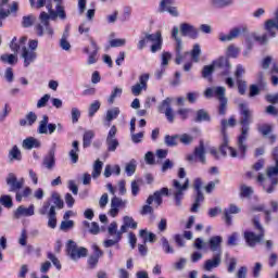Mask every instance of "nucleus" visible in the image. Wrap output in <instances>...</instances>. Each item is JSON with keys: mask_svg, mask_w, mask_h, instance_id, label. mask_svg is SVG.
<instances>
[{"mask_svg": "<svg viewBox=\"0 0 278 278\" xmlns=\"http://www.w3.org/2000/svg\"><path fill=\"white\" fill-rule=\"evenodd\" d=\"M241 118L239 121L240 135L237 139V147L239 150V157L244 160L247 157V140H249V131H251V123H253V111L249 110V106L244 103H239Z\"/></svg>", "mask_w": 278, "mask_h": 278, "instance_id": "1", "label": "nucleus"}, {"mask_svg": "<svg viewBox=\"0 0 278 278\" xmlns=\"http://www.w3.org/2000/svg\"><path fill=\"white\" fill-rule=\"evenodd\" d=\"M237 124L235 117H230L228 121L227 119H222L220 125H222V136H223V143L219 147V152L224 157H227L229 152L230 157H238V151L236 148L229 147V136L227 135V128L228 127H233Z\"/></svg>", "mask_w": 278, "mask_h": 278, "instance_id": "2", "label": "nucleus"}, {"mask_svg": "<svg viewBox=\"0 0 278 278\" xmlns=\"http://www.w3.org/2000/svg\"><path fill=\"white\" fill-rule=\"evenodd\" d=\"M257 181L263 184V190H265L267 194H273V192H275V186L278 185V161L275 162V166H270L266 169V176L264 174H260L257 176ZM266 181H269L270 185H266Z\"/></svg>", "mask_w": 278, "mask_h": 278, "instance_id": "3", "label": "nucleus"}, {"mask_svg": "<svg viewBox=\"0 0 278 278\" xmlns=\"http://www.w3.org/2000/svg\"><path fill=\"white\" fill-rule=\"evenodd\" d=\"M35 31L37 36L42 37L45 35L53 37V28L51 27V17H49V13L42 11L39 14L38 22L35 24Z\"/></svg>", "mask_w": 278, "mask_h": 278, "instance_id": "4", "label": "nucleus"}, {"mask_svg": "<svg viewBox=\"0 0 278 278\" xmlns=\"http://www.w3.org/2000/svg\"><path fill=\"white\" fill-rule=\"evenodd\" d=\"M55 131H64V126L60 123L58 124H49V115H42L41 121H39V126L37 128V134L50 136L55 134Z\"/></svg>", "mask_w": 278, "mask_h": 278, "instance_id": "5", "label": "nucleus"}, {"mask_svg": "<svg viewBox=\"0 0 278 278\" xmlns=\"http://www.w3.org/2000/svg\"><path fill=\"white\" fill-rule=\"evenodd\" d=\"M190 188V179L186 178L185 182H181L177 179L173 180V195L176 202L177 207H181V200L184 199V193Z\"/></svg>", "mask_w": 278, "mask_h": 278, "instance_id": "6", "label": "nucleus"}, {"mask_svg": "<svg viewBox=\"0 0 278 278\" xmlns=\"http://www.w3.org/2000/svg\"><path fill=\"white\" fill-rule=\"evenodd\" d=\"M39 214H41V216L48 215V227H50V229L58 227V213L55 212V206H51V202H45L39 210Z\"/></svg>", "mask_w": 278, "mask_h": 278, "instance_id": "7", "label": "nucleus"}, {"mask_svg": "<svg viewBox=\"0 0 278 278\" xmlns=\"http://www.w3.org/2000/svg\"><path fill=\"white\" fill-rule=\"evenodd\" d=\"M108 232L113 239H108L103 242L105 249H110V247H114L115 244H118L119 240H123V235L118 231V224L116 222H112L109 225Z\"/></svg>", "mask_w": 278, "mask_h": 278, "instance_id": "8", "label": "nucleus"}, {"mask_svg": "<svg viewBox=\"0 0 278 278\" xmlns=\"http://www.w3.org/2000/svg\"><path fill=\"white\" fill-rule=\"evenodd\" d=\"M67 255H70L71 260L77 261L81 257H86L88 255V249L84 247H77V243L73 240L67 241Z\"/></svg>", "mask_w": 278, "mask_h": 278, "instance_id": "9", "label": "nucleus"}, {"mask_svg": "<svg viewBox=\"0 0 278 278\" xmlns=\"http://www.w3.org/2000/svg\"><path fill=\"white\" fill-rule=\"evenodd\" d=\"M46 8L48 10V16L51 17V21H58V18L61 21H66V11L64 10V5L56 4L55 10H53L51 0H48Z\"/></svg>", "mask_w": 278, "mask_h": 278, "instance_id": "10", "label": "nucleus"}, {"mask_svg": "<svg viewBox=\"0 0 278 278\" xmlns=\"http://www.w3.org/2000/svg\"><path fill=\"white\" fill-rule=\"evenodd\" d=\"M118 129L116 126H112L109 130V134L106 136L105 144H106V151L109 153H114L118 147H121V142H118V139H116V134Z\"/></svg>", "mask_w": 278, "mask_h": 278, "instance_id": "11", "label": "nucleus"}, {"mask_svg": "<svg viewBox=\"0 0 278 278\" xmlns=\"http://www.w3.org/2000/svg\"><path fill=\"white\" fill-rule=\"evenodd\" d=\"M5 181H7V186H9V192H18V190H21V188L25 186V179L21 178L18 180V178H16V175L14 173L8 174Z\"/></svg>", "mask_w": 278, "mask_h": 278, "instance_id": "12", "label": "nucleus"}, {"mask_svg": "<svg viewBox=\"0 0 278 278\" xmlns=\"http://www.w3.org/2000/svg\"><path fill=\"white\" fill-rule=\"evenodd\" d=\"M157 12L160 14L167 12L170 16H179V12L175 7V0H161Z\"/></svg>", "mask_w": 278, "mask_h": 278, "instance_id": "13", "label": "nucleus"}, {"mask_svg": "<svg viewBox=\"0 0 278 278\" xmlns=\"http://www.w3.org/2000/svg\"><path fill=\"white\" fill-rule=\"evenodd\" d=\"M149 77V74H142L139 76V81L131 87L134 97H140V94H142V90H147Z\"/></svg>", "mask_w": 278, "mask_h": 278, "instance_id": "14", "label": "nucleus"}, {"mask_svg": "<svg viewBox=\"0 0 278 278\" xmlns=\"http://www.w3.org/2000/svg\"><path fill=\"white\" fill-rule=\"evenodd\" d=\"M223 264V253H215L212 258H208L203 264V270L212 273L214 268H218Z\"/></svg>", "mask_w": 278, "mask_h": 278, "instance_id": "15", "label": "nucleus"}, {"mask_svg": "<svg viewBox=\"0 0 278 278\" xmlns=\"http://www.w3.org/2000/svg\"><path fill=\"white\" fill-rule=\"evenodd\" d=\"M89 40L91 47H86L84 49V53H87V55H89L87 64L90 66L92 64H97V54L99 53V46L97 45V41H94V39L90 38Z\"/></svg>", "mask_w": 278, "mask_h": 278, "instance_id": "16", "label": "nucleus"}, {"mask_svg": "<svg viewBox=\"0 0 278 278\" xmlns=\"http://www.w3.org/2000/svg\"><path fill=\"white\" fill-rule=\"evenodd\" d=\"M179 29L180 35L184 37L191 38V40H197L199 38V29L189 23H181Z\"/></svg>", "mask_w": 278, "mask_h": 278, "instance_id": "17", "label": "nucleus"}, {"mask_svg": "<svg viewBox=\"0 0 278 278\" xmlns=\"http://www.w3.org/2000/svg\"><path fill=\"white\" fill-rule=\"evenodd\" d=\"M225 92H227V89L223 86L211 87L205 89L204 97H206V99H212V97H216V99L223 101V99H227V97H225Z\"/></svg>", "mask_w": 278, "mask_h": 278, "instance_id": "18", "label": "nucleus"}, {"mask_svg": "<svg viewBox=\"0 0 278 278\" xmlns=\"http://www.w3.org/2000/svg\"><path fill=\"white\" fill-rule=\"evenodd\" d=\"M243 238H244L248 247H250L251 249H255L256 244H260V242L264 241L263 232L255 235V232H253V231H245L243 233Z\"/></svg>", "mask_w": 278, "mask_h": 278, "instance_id": "19", "label": "nucleus"}, {"mask_svg": "<svg viewBox=\"0 0 278 278\" xmlns=\"http://www.w3.org/2000/svg\"><path fill=\"white\" fill-rule=\"evenodd\" d=\"M244 31H248L247 27H236L232 28L228 35H219L220 42H231V40H236V38H239L241 34H244Z\"/></svg>", "mask_w": 278, "mask_h": 278, "instance_id": "20", "label": "nucleus"}, {"mask_svg": "<svg viewBox=\"0 0 278 278\" xmlns=\"http://www.w3.org/2000/svg\"><path fill=\"white\" fill-rule=\"evenodd\" d=\"M22 60H24V66L27 68L30 64L36 62V58H38V53L34 50H29L27 47L22 48Z\"/></svg>", "mask_w": 278, "mask_h": 278, "instance_id": "21", "label": "nucleus"}, {"mask_svg": "<svg viewBox=\"0 0 278 278\" xmlns=\"http://www.w3.org/2000/svg\"><path fill=\"white\" fill-rule=\"evenodd\" d=\"M125 205H127V201H123V199L118 197H113L111 200V210L109 211L110 216L116 218V216H118V211L121 207H125Z\"/></svg>", "mask_w": 278, "mask_h": 278, "instance_id": "22", "label": "nucleus"}, {"mask_svg": "<svg viewBox=\"0 0 278 278\" xmlns=\"http://www.w3.org/2000/svg\"><path fill=\"white\" fill-rule=\"evenodd\" d=\"M257 131L263 136V138H269L271 142L277 140V136L273 135V125L270 124H261L257 126Z\"/></svg>", "mask_w": 278, "mask_h": 278, "instance_id": "23", "label": "nucleus"}, {"mask_svg": "<svg viewBox=\"0 0 278 278\" xmlns=\"http://www.w3.org/2000/svg\"><path fill=\"white\" fill-rule=\"evenodd\" d=\"M241 212H242V208L236 204H230L228 208H225L223 211V214H224L223 218H224L226 225H228V226L232 225L231 214H240Z\"/></svg>", "mask_w": 278, "mask_h": 278, "instance_id": "24", "label": "nucleus"}, {"mask_svg": "<svg viewBox=\"0 0 278 278\" xmlns=\"http://www.w3.org/2000/svg\"><path fill=\"white\" fill-rule=\"evenodd\" d=\"M127 229H138V223L134 220V217L126 215L123 217V225L117 231L123 236V233H127Z\"/></svg>", "mask_w": 278, "mask_h": 278, "instance_id": "25", "label": "nucleus"}, {"mask_svg": "<svg viewBox=\"0 0 278 278\" xmlns=\"http://www.w3.org/2000/svg\"><path fill=\"white\" fill-rule=\"evenodd\" d=\"M213 66L215 68H219L224 75H229V71L231 68V64H229V60L223 56L213 61Z\"/></svg>", "mask_w": 278, "mask_h": 278, "instance_id": "26", "label": "nucleus"}, {"mask_svg": "<svg viewBox=\"0 0 278 278\" xmlns=\"http://www.w3.org/2000/svg\"><path fill=\"white\" fill-rule=\"evenodd\" d=\"M208 247L212 253H223V237L214 236L208 240Z\"/></svg>", "mask_w": 278, "mask_h": 278, "instance_id": "27", "label": "nucleus"}, {"mask_svg": "<svg viewBox=\"0 0 278 278\" xmlns=\"http://www.w3.org/2000/svg\"><path fill=\"white\" fill-rule=\"evenodd\" d=\"M35 207L34 204H31L29 207H25L23 205L18 206L17 210L14 211L13 217L18 219L22 218V216L27 217V216H34Z\"/></svg>", "mask_w": 278, "mask_h": 278, "instance_id": "28", "label": "nucleus"}, {"mask_svg": "<svg viewBox=\"0 0 278 278\" xmlns=\"http://www.w3.org/2000/svg\"><path fill=\"white\" fill-rule=\"evenodd\" d=\"M42 166L48 170H53V168H55V151H49V153L43 157Z\"/></svg>", "mask_w": 278, "mask_h": 278, "instance_id": "29", "label": "nucleus"}, {"mask_svg": "<svg viewBox=\"0 0 278 278\" xmlns=\"http://www.w3.org/2000/svg\"><path fill=\"white\" fill-rule=\"evenodd\" d=\"M40 140L34 138V137H28L23 140L22 147L23 149H26L28 151H31V149H40Z\"/></svg>", "mask_w": 278, "mask_h": 278, "instance_id": "30", "label": "nucleus"}, {"mask_svg": "<svg viewBox=\"0 0 278 278\" xmlns=\"http://www.w3.org/2000/svg\"><path fill=\"white\" fill-rule=\"evenodd\" d=\"M38 121V115L34 112H28L25 118L20 119L21 127H31Z\"/></svg>", "mask_w": 278, "mask_h": 278, "instance_id": "31", "label": "nucleus"}, {"mask_svg": "<svg viewBox=\"0 0 278 278\" xmlns=\"http://www.w3.org/2000/svg\"><path fill=\"white\" fill-rule=\"evenodd\" d=\"M172 38L176 42V48H175L176 54L177 53H181V51L184 50V42L179 38V27H177V26L173 27V29H172Z\"/></svg>", "mask_w": 278, "mask_h": 278, "instance_id": "32", "label": "nucleus"}, {"mask_svg": "<svg viewBox=\"0 0 278 278\" xmlns=\"http://www.w3.org/2000/svg\"><path fill=\"white\" fill-rule=\"evenodd\" d=\"M168 194H169L168 188L164 187L161 190L155 191L150 197H153V200H154V203H155L156 207H160V205H162V197H168Z\"/></svg>", "mask_w": 278, "mask_h": 278, "instance_id": "33", "label": "nucleus"}, {"mask_svg": "<svg viewBox=\"0 0 278 278\" xmlns=\"http://www.w3.org/2000/svg\"><path fill=\"white\" fill-rule=\"evenodd\" d=\"M83 227L85 229H88L89 233H91L92 236H98V233L101 232V228L99 227V224L97 222L90 223L88 220H84Z\"/></svg>", "mask_w": 278, "mask_h": 278, "instance_id": "34", "label": "nucleus"}, {"mask_svg": "<svg viewBox=\"0 0 278 278\" xmlns=\"http://www.w3.org/2000/svg\"><path fill=\"white\" fill-rule=\"evenodd\" d=\"M210 121H212V117L210 116V113H207V111L200 109L197 111L195 113V118L194 122L195 123H210Z\"/></svg>", "mask_w": 278, "mask_h": 278, "instance_id": "35", "label": "nucleus"}, {"mask_svg": "<svg viewBox=\"0 0 278 278\" xmlns=\"http://www.w3.org/2000/svg\"><path fill=\"white\" fill-rule=\"evenodd\" d=\"M194 155L200 160L201 164H205V144L203 141H200L199 147L194 149Z\"/></svg>", "mask_w": 278, "mask_h": 278, "instance_id": "36", "label": "nucleus"}, {"mask_svg": "<svg viewBox=\"0 0 278 278\" xmlns=\"http://www.w3.org/2000/svg\"><path fill=\"white\" fill-rule=\"evenodd\" d=\"M153 201H155L153 197L149 195L146 201L147 204L143 205L140 210L141 216H147V214H153V207L151 206L153 204Z\"/></svg>", "mask_w": 278, "mask_h": 278, "instance_id": "37", "label": "nucleus"}, {"mask_svg": "<svg viewBox=\"0 0 278 278\" xmlns=\"http://www.w3.org/2000/svg\"><path fill=\"white\" fill-rule=\"evenodd\" d=\"M73 149L70 151V157L73 162V164H77L79 161V141H73L72 143Z\"/></svg>", "mask_w": 278, "mask_h": 278, "instance_id": "38", "label": "nucleus"}, {"mask_svg": "<svg viewBox=\"0 0 278 278\" xmlns=\"http://www.w3.org/2000/svg\"><path fill=\"white\" fill-rule=\"evenodd\" d=\"M51 201L53 203L52 206L54 207V211H55V207H56V210H64V201L60 197V193L53 192L51 194Z\"/></svg>", "mask_w": 278, "mask_h": 278, "instance_id": "39", "label": "nucleus"}, {"mask_svg": "<svg viewBox=\"0 0 278 278\" xmlns=\"http://www.w3.org/2000/svg\"><path fill=\"white\" fill-rule=\"evenodd\" d=\"M254 192L253 187L247 186L245 184L240 185V197L243 199H251Z\"/></svg>", "mask_w": 278, "mask_h": 278, "instance_id": "40", "label": "nucleus"}, {"mask_svg": "<svg viewBox=\"0 0 278 278\" xmlns=\"http://www.w3.org/2000/svg\"><path fill=\"white\" fill-rule=\"evenodd\" d=\"M211 5L222 10L223 8H230V5H233V0H211Z\"/></svg>", "mask_w": 278, "mask_h": 278, "instance_id": "41", "label": "nucleus"}, {"mask_svg": "<svg viewBox=\"0 0 278 278\" xmlns=\"http://www.w3.org/2000/svg\"><path fill=\"white\" fill-rule=\"evenodd\" d=\"M205 201V197L203 195V191H197V197L193 205L191 206V212H199V207H201V203Z\"/></svg>", "mask_w": 278, "mask_h": 278, "instance_id": "42", "label": "nucleus"}, {"mask_svg": "<svg viewBox=\"0 0 278 278\" xmlns=\"http://www.w3.org/2000/svg\"><path fill=\"white\" fill-rule=\"evenodd\" d=\"M252 212H264L265 214V222L270 223V210H266V206L264 204H260L256 206H252Z\"/></svg>", "mask_w": 278, "mask_h": 278, "instance_id": "43", "label": "nucleus"}, {"mask_svg": "<svg viewBox=\"0 0 278 278\" xmlns=\"http://www.w3.org/2000/svg\"><path fill=\"white\" fill-rule=\"evenodd\" d=\"M101 170H103V162L97 160L93 164V170L91 177L93 179H98L101 176Z\"/></svg>", "mask_w": 278, "mask_h": 278, "instance_id": "44", "label": "nucleus"}, {"mask_svg": "<svg viewBox=\"0 0 278 278\" xmlns=\"http://www.w3.org/2000/svg\"><path fill=\"white\" fill-rule=\"evenodd\" d=\"M37 18L34 14L23 16L22 18V27L29 28L36 24Z\"/></svg>", "mask_w": 278, "mask_h": 278, "instance_id": "45", "label": "nucleus"}, {"mask_svg": "<svg viewBox=\"0 0 278 278\" xmlns=\"http://www.w3.org/2000/svg\"><path fill=\"white\" fill-rule=\"evenodd\" d=\"M92 138H94V131L87 130L83 137V147L86 149L92 144Z\"/></svg>", "mask_w": 278, "mask_h": 278, "instance_id": "46", "label": "nucleus"}, {"mask_svg": "<svg viewBox=\"0 0 278 278\" xmlns=\"http://www.w3.org/2000/svg\"><path fill=\"white\" fill-rule=\"evenodd\" d=\"M118 114H121V109L118 108H113L111 110H108L105 121H108V123H112L114 118H118Z\"/></svg>", "mask_w": 278, "mask_h": 278, "instance_id": "47", "label": "nucleus"}, {"mask_svg": "<svg viewBox=\"0 0 278 278\" xmlns=\"http://www.w3.org/2000/svg\"><path fill=\"white\" fill-rule=\"evenodd\" d=\"M9 160H10V162H14V160H17L18 162H21V150L18 149L17 146H14L9 151Z\"/></svg>", "mask_w": 278, "mask_h": 278, "instance_id": "48", "label": "nucleus"}, {"mask_svg": "<svg viewBox=\"0 0 278 278\" xmlns=\"http://www.w3.org/2000/svg\"><path fill=\"white\" fill-rule=\"evenodd\" d=\"M214 71H216V67H214V63H212L211 65H205L202 68V77L204 79H207V77H212Z\"/></svg>", "mask_w": 278, "mask_h": 278, "instance_id": "49", "label": "nucleus"}, {"mask_svg": "<svg viewBox=\"0 0 278 278\" xmlns=\"http://www.w3.org/2000/svg\"><path fill=\"white\" fill-rule=\"evenodd\" d=\"M121 94H123V89L115 87L108 99V103H110V105L114 104V101H116V98L121 97Z\"/></svg>", "mask_w": 278, "mask_h": 278, "instance_id": "50", "label": "nucleus"}, {"mask_svg": "<svg viewBox=\"0 0 278 278\" xmlns=\"http://www.w3.org/2000/svg\"><path fill=\"white\" fill-rule=\"evenodd\" d=\"M178 140H180L181 144H192L194 142V137L192 135L182 134L178 135Z\"/></svg>", "mask_w": 278, "mask_h": 278, "instance_id": "51", "label": "nucleus"}, {"mask_svg": "<svg viewBox=\"0 0 278 278\" xmlns=\"http://www.w3.org/2000/svg\"><path fill=\"white\" fill-rule=\"evenodd\" d=\"M0 60L7 64H16L18 62V59L14 54H2Z\"/></svg>", "mask_w": 278, "mask_h": 278, "instance_id": "52", "label": "nucleus"}, {"mask_svg": "<svg viewBox=\"0 0 278 278\" xmlns=\"http://www.w3.org/2000/svg\"><path fill=\"white\" fill-rule=\"evenodd\" d=\"M173 103L172 98H166L165 100L162 101L161 105H159V112L164 113L166 110H172L173 108L170 104Z\"/></svg>", "mask_w": 278, "mask_h": 278, "instance_id": "53", "label": "nucleus"}, {"mask_svg": "<svg viewBox=\"0 0 278 278\" xmlns=\"http://www.w3.org/2000/svg\"><path fill=\"white\" fill-rule=\"evenodd\" d=\"M177 140H179V135H174V136L166 135L165 136V144L167 147H177Z\"/></svg>", "mask_w": 278, "mask_h": 278, "instance_id": "54", "label": "nucleus"}, {"mask_svg": "<svg viewBox=\"0 0 278 278\" xmlns=\"http://www.w3.org/2000/svg\"><path fill=\"white\" fill-rule=\"evenodd\" d=\"M236 84H237L239 94H241V96L247 94V80L237 79Z\"/></svg>", "mask_w": 278, "mask_h": 278, "instance_id": "55", "label": "nucleus"}, {"mask_svg": "<svg viewBox=\"0 0 278 278\" xmlns=\"http://www.w3.org/2000/svg\"><path fill=\"white\" fill-rule=\"evenodd\" d=\"M0 204L3 205V207H13L12 197L11 195H1L0 197Z\"/></svg>", "mask_w": 278, "mask_h": 278, "instance_id": "56", "label": "nucleus"}, {"mask_svg": "<svg viewBox=\"0 0 278 278\" xmlns=\"http://www.w3.org/2000/svg\"><path fill=\"white\" fill-rule=\"evenodd\" d=\"M200 55H201V46H199V43H195L191 51V58H192L193 62H195V63L199 62Z\"/></svg>", "mask_w": 278, "mask_h": 278, "instance_id": "57", "label": "nucleus"}, {"mask_svg": "<svg viewBox=\"0 0 278 278\" xmlns=\"http://www.w3.org/2000/svg\"><path fill=\"white\" fill-rule=\"evenodd\" d=\"M125 173L128 175V177H131V175H134V173H136V161L135 160H132L126 164Z\"/></svg>", "mask_w": 278, "mask_h": 278, "instance_id": "58", "label": "nucleus"}, {"mask_svg": "<svg viewBox=\"0 0 278 278\" xmlns=\"http://www.w3.org/2000/svg\"><path fill=\"white\" fill-rule=\"evenodd\" d=\"M162 247L165 253H175V249L172 248L170 243L168 242V239L166 237H163L161 239Z\"/></svg>", "mask_w": 278, "mask_h": 278, "instance_id": "59", "label": "nucleus"}, {"mask_svg": "<svg viewBox=\"0 0 278 278\" xmlns=\"http://www.w3.org/2000/svg\"><path fill=\"white\" fill-rule=\"evenodd\" d=\"M75 227V222L65 219L61 223L60 229L61 231H68V229H73Z\"/></svg>", "mask_w": 278, "mask_h": 278, "instance_id": "60", "label": "nucleus"}, {"mask_svg": "<svg viewBox=\"0 0 278 278\" xmlns=\"http://www.w3.org/2000/svg\"><path fill=\"white\" fill-rule=\"evenodd\" d=\"M100 108H101V102L94 101L93 103H91L89 106V116L90 117L94 116V114L99 112Z\"/></svg>", "mask_w": 278, "mask_h": 278, "instance_id": "61", "label": "nucleus"}, {"mask_svg": "<svg viewBox=\"0 0 278 278\" xmlns=\"http://www.w3.org/2000/svg\"><path fill=\"white\" fill-rule=\"evenodd\" d=\"M146 39L150 40V42H157L162 40V33L157 31L155 34H146Z\"/></svg>", "mask_w": 278, "mask_h": 278, "instance_id": "62", "label": "nucleus"}, {"mask_svg": "<svg viewBox=\"0 0 278 278\" xmlns=\"http://www.w3.org/2000/svg\"><path fill=\"white\" fill-rule=\"evenodd\" d=\"M18 244L21 247H27V229H22L18 238Z\"/></svg>", "mask_w": 278, "mask_h": 278, "instance_id": "63", "label": "nucleus"}, {"mask_svg": "<svg viewBox=\"0 0 278 278\" xmlns=\"http://www.w3.org/2000/svg\"><path fill=\"white\" fill-rule=\"evenodd\" d=\"M127 45L126 39H112L110 40V47L116 48V47H125Z\"/></svg>", "mask_w": 278, "mask_h": 278, "instance_id": "64", "label": "nucleus"}]
</instances>
